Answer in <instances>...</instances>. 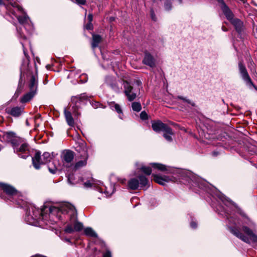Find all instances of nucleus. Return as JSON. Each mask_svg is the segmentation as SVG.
Segmentation results:
<instances>
[{
    "label": "nucleus",
    "instance_id": "nucleus-1",
    "mask_svg": "<svg viewBox=\"0 0 257 257\" xmlns=\"http://www.w3.org/2000/svg\"><path fill=\"white\" fill-rule=\"evenodd\" d=\"M33 214L26 218L29 225L44 223L47 224L63 223L66 225H82L77 220V213L75 207L69 203H64L59 205H53L49 203H45L41 209L32 206Z\"/></svg>",
    "mask_w": 257,
    "mask_h": 257
},
{
    "label": "nucleus",
    "instance_id": "nucleus-2",
    "mask_svg": "<svg viewBox=\"0 0 257 257\" xmlns=\"http://www.w3.org/2000/svg\"><path fill=\"white\" fill-rule=\"evenodd\" d=\"M229 229L233 234L244 242L247 243L250 242V241L257 242V236L247 226H244L242 227L243 234L240 232L237 226H231Z\"/></svg>",
    "mask_w": 257,
    "mask_h": 257
},
{
    "label": "nucleus",
    "instance_id": "nucleus-3",
    "mask_svg": "<svg viewBox=\"0 0 257 257\" xmlns=\"http://www.w3.org/2000/svg\"><path fill=\"white\" fill-rule=\"evenodd\" d=\"M77 151L81 153L80 160L78 161L74 166V169H79L84 167L87 164V161L88 159V149L85 143L83 142L79 145Z\"/></svg>",
    "mask_w": 257,
    "mask_h": 257
},
{
    "label": "nucleus",
    "instance_id": "nucleus-4",
    "mask_svg": "<svg viewBox=\"0 0 257 257\" xmlns=\"http://www.w3.org/2000/svg\"><path fill=\"white\" fill-rule=\"evenodd\" d=\"M42 157L43 158L42 159L40 152H37L35 156L32 158L33 164L35 169H39L42 164L51 162L50 160L52 159V157L49 153L45 152Z\"/></svg>",
    "mask_w": 257,
    "mask_h": 257
},
{
    "label": "nucleus",
    "instance_id": "nucleus-5",
    "mask_svg": "<svg viewBox=\"0 0 257 257\" xmlns=\"http://www.w3.org/2000/svg\"><path fill=\"white\" fill-rule=\"evenodd\" d=\"M148 184V180L146 177L143 175L140 176L138 178H134L131 179L128 182V186L130 189L137 190L139 187H146Z\"/></svg>",
    "mask_w": 257,
    "mask_h": 257
},
{
    "label": "nucleus",
    "instance_id": "nucleus-6",
    "mask_svg": "<svg viewBox=\"0 0 257 257\" xmlns=\"http://www.w3.org/2000/svg\"><path fill=\"white\" fill-rule=\"evenodd\" d=\"M13 147L14 152L18 153L20 157L26 159L29 156V149L27 144L24 143L19 147L17 142H13Z\"/></svg>",
    "mask_w": 257,
    "mask_h": 257
},
{
    "label": "nucleus",
    "instance_id": "nucleus-7",
    "mask_svg": "<svg viewBox=\"0 0 257 257\" xmlns=\"http://www.w3.org/2000/svg\"><path fill=\"white\" fill-rule=\"evenodd\" d=\"M74 157V153L72 151L69 150H64L61 156L63 165L67 167L71 166Z\"/></svg>",
    "mask_w": 257,
    "mask_h": 257
},
{
    "label": "nucleus",
    "instance_id": "nucleus-8",
    "mask_svg": "<svg viewBox=\"0 0 257 257\" xmlns=\"http://www.w3.org/2000/svg\"><path fill=\"white\" fill-rule=\"evenodd\" d=\"M123 86L124 89V92L125 95L127 96L128 100L130 101H133L136 98L137 95L135 89L127 81H124L123 82Z\"/></svg>",
    "mask_w": 257,
    "mask_h": 257
},
{
    "label": "nucleus",
    "instance_id": "nucleus-9",
    "mask_svg": "<svg viewBox=\"0 0 257 257\" xmlns=\"http://www.w3.org/2000/svg\"><path fill=\"white\" fill-rule=\"evenodd\" d=\"M239 70L240 73L241 75L242 79L247 83L250 84L254 86V87L256 88V87L253 85L250 78L249 77L248 74L247 72L246 69L244 65L241 62H239L238 64Z\"/></svg>",
    "mask_w": 257,
    "mask_h": 257
},
{
    "label": "nucleus",
    "instance_id": "nucleus-10",
    "mask_svg": "<svg viewBox=\"0 0 257 257\" xmlns=\"http://www.w3.org/2000/svg\"><path fill=\"white\" fill-rule=\"evenodd\" d=\"M0 188L5 193L10 196H13L18 193L17 189L13 186L8 184L0 183Z\"/></svg>",
    "mask_w": 257,
    "mask_h": 257
},
{
    "label": "nucleus",
    "instance_id": "nucleus-11",
    "mask_svg": "<svg viewBox=\"0 0 257 257\" xmlns=\"http://www.w3.org/2000/svg\"><path fill=\"white\" fill-rule=\"evenodd\" d=\"M143 63L151 68L156 66V60L153 56L149 52H145Z\"/></svg>",
    "mask_w": 257,
    "mask_h": 257
},
{
    "label": "nucleus",
    "instance_id": "nucleus-12",
    "mask_svg": "<svg viewBox=\"0 0 257 257\" xmlns=\"http://www.w3.org/2000/svg\"><path fill=\"white\" fill-rule=\"evenodd\" d=\"M152 126L154 131L159 132L161 131L163 132L165 128L167 129L168 125L163 123L162 121L158 120L156 121H153L152 123Z\"/></svg>",
    "mask_w": 257,
    "mask_h": 257
},
{
    "label": "nucleus",
    "instance_id": "nucleus-13",
    "mask_svg": "<svg viewBox=\"0 0 257 257\" xmlns=\"http://www.w3.org/2000/svg\"><path fill=\"white\" fill-rule=\"evenodd\" d=\"M59 166V161L57 160H53L52 161L49 162L48 165L49 172L52 174H55L58 170Z\"/></svg>",
    "mask_w": 257,
    "mask_h": 257
},
{
    "label": "nucleus",
    "instance_id": "nucleus-14",
    "mask_svg": "<svg viewBox=\"0 0 257 257\" xmlns=\"http://www.w3.org/2000/svg\"><path fill=\"white\" fill-rule=\"evenodd\" d=\"M38 87V78L36 76L32 75L30 80L29 87L30 91L37 92Z\"/></svg>",
    "mask_w": 257,
    "mask_h": 257
},
{
    "label": "nucleus",
    "instance_id": "nucleus-15",
    "mask_svg": "<svg viewBox=\"0 0 257 257\" xmlns=\"http://www.w3.org/2000/svg\"><path fill=\"white\" fill-rule=\"evenodd\" d=\"M221 9L225 17L229 21H230L233 19V15L232 13L224 3H222Z\"/></svg>",
    "mask_w": 257,
    "mask_h": 257
},
{
    "label": "nucleus",
    "instance_id": "nucleus-16",
    "mask_svg": "<svg viewBox=\"0 0 257 257\" xmlns=\"http://www.w3.org/2000/svg\"><path fill=\"white\" fill-rule=\"evenodd\" d=\"M64 113L65 119H66V121L67 124L70 126H74V119L72 117L71 113L70 111L67 110L66 109H64Z\"/></svg>",
    "mask_w": 257,
    "mask_h": 257
},
{
    "label": "nucleus",
    "instance_id": "nucleus-17",
    "mask_svg": "<svg viewBox=\"0 0 257 257\" xmlns=\"http://www.w3.org/2000/svg\"><path fill=\"white\" fill-rule=\"evenodd\" d=\"M230 22L234 26L237 32L240 33L241 32L243 24L241 21L238 19H233L230 21Z\"/></svg>",
    "mask_w": 257,
    "mask_h": 257
},
{
    "label": "nucleus",
    "instance_id": "nucleus-18",
    "mask_svg": "<svg viewBox=\"0 0 257 257\" xmlns=\"http://www.w3.org/2000/svg\"><path fill=\"white\" fill-rule=\"evenodd\" d=\"M4 138L9 142H10L13 145V142H17V140L16 139V134L11 132H6L4 134Z\"/></svg>",
    "mask_w": 257,
    "mask_h": 257
},
{
    "label": "nucleus",
    "instance_id": "nucleus-19",
    "mask_svg": "<svg viewBox=\"0 0 257 257\" xmlns=\"http://www.w3.org/2000/svg\"><path fill=\"white\" fill-rule=\"evenodd\" d=\"M163 132L164 133L163 137L168 142H172V136L173 135L172 129L168 126L167 129L165 128Z\"/></svg>",
    "mask_w": 257,
    "mask_h": 257
},
{
    "label": "nucleus",
    "instance_id": "nucleus-20",
    "mask_svg": "<svg viewBox=\"0 0 257 257\" xmlns=\"http://www.w3.org/2000/svg\"><path fill=\"white\" fill-rule=\"evenodd\" d=\"M102 183L100 181H96L91 178L90 180L84 182V185L86 188H89L92 186L96 187L97 185H101Z\"/></svg>",
    "mask_w": 257,
    "mask_h": 257
},
{
    "label": "nucleus",
    "instance_id": "nucleus-21",
    "mask_svg": "<svg viewBox=\"0 0 257 257\" xmlns=\"http://www.w3.org/2000/svg\"><path fill=\"white\" fill-rule=\"evenodd\" d=\"M35 91H30L28 93L24 95L21 99V102L25 103L29 101L36 94Z\"/></svg>",
    "mask_w": 257,
    "mask_h": 257
},
{
    "label": "nucleus",
    "instance_id": "nucleus-22",
    "mask_svg": "<svg viewBox=\"0 0 257 257\" xmlns=\"http://www.w3.org/2000/svg\"><path fill=\"white\" fill-rule=\"evenodd\" d=\"M108 104L112 110H115L118 114L122 113V109L118 104L114 101H110L108 102Z\"/></svg>",
    "mask_w": 257,
    "mask_h": 257
},
{
    "label": "nucleus",
    "instance_id": "nucleus-23",
    "mask_svg": "<svg viewBox=\"0 0 257 257\" xmlns=\"http://www.w3.org/2000/svg\"><path fill=\"white\" fill-rule=\"evenodd\" d=\"M92 47L94 49L98 47L99 43L101 41V37L98 35H93Z\"/></svg>",
    "mask_w": 257,
    "mask_h": 257
},
{
    "label": "nucleus",
    "instance_id": "nucleus-24",
    "mask_svg": "<svg viewBox=\"0 0 257 257\" xmlns=\"http://www.w3.org/2000/svg\"><path fill=\"white\" fill-rule=\"evenodd\" d=\"M23 108L20 107H15L10 110V114L14 116H19L23 111Z\"/></svg>",
    "mask_w": 257,
    "mask_h": 257
},
{
    "label": "nucleus",
    "instance_id": "nucleus-25",
    "mask_svg": "<svg viewBox=\"0 0 257 257\" xmlns=\"http://www.w3.org/2000/svg\"><path fill=\"white\" fill-rule=\"evenodd\" d=\"M17 17L19 23L23 25L28 24L30 21L29 17L25 14L23 16H17Z\"/></svg>",
    "mask_w": 257,
    "mask_h": 257
},
{
    "label": "nucleus",
    "instance_id": "nucleus-26",
    "mask_svg": "<svg viewBox=\"0 0 257 257\" xmlns=\"http://www.w3.org/2000/svg\"><path fill=\"white\" fill-rule=\"evenodd\" d=\"M152 167L154 169H156L161 171H167L168 169L167 167L162 164L159 163H152L151 164Z\"/></svg>",
    "mask_w": 257,
    "mask_h": 257
},
{
    "label": "nucleus",
    "instance_id": "nucleus-27",
    "mask_svg": "<svg viewBox=\"0 0 257 257\" xmlns=\"http://www.w3.org/2000/svg\"><path fill=\"white\" fill-rule=\"evenodd\" d=\"M68 181L69 184L73 185L79 182H84V180L83 179H80V180H75V176L72 174L68 176Z\"/></svg>",
    "mask_w": 257,
    "mask_h": 257
},
{
    "label": "nucleus",
    "instance_id": "nucleus-28",
    "mask_svg": "<svg viewBox=\"0 0 257 257\" xmlns=\"http://www.w3.org/2000/svg\"><path fill=\"white\" fill-rule=\"evenodd\" d=\"M153 176L154 177V181L156 183L162 185H165L166 184L162 176H160L156 174H153Z\"/></svg>",
    "mask_w": 257,
    "mask_h": 257
},
{
    "label": "nucleus",
    "instance_id": "nucleus-29",
    "mask_svg": "<svg viewBox=\"0 0 257 257\" xmlns=\"http://www.w3.org/2000/svg\"><path fill=\"white\" fill-rule=\"evenodd\" d=\"M85 234L91 237H97V234L91 227H87L84 230Z\"/></svg>",
    "mask_w": 257,
    "mask_h": 257
},
{
    "label": "nucleus",
    "instance_id": "nucleus-30",
    "mask_svg": "<svg viewBox=\"0 0 257 257\" xmlns=\"http://www.w3.org/2000/svg\"><path fill=\"white\" fill-rule=\"evenodd\" d=\"M132 107L134 111L139 112L142 109L141 103L138 102H134L132 104Z\"/></svg>",
    "mask_w": 257,
    "mask_h": 257
},
{
    "label": "nucleus",
    "instance_id": "nucleus-31",
    "mask_svg": "<svg viewBox=\"0 0 257 257\" xmlns=\"http://www.w3.org/2000/svg\"><path fill=\"white\" fill-rule=\"evenodd\" d=\"M140 169L146 175H149L151 174L152 169L150 167L143 166Z\"/></svg>",
    "mask_w": 257,
    "mask_h": 257
},
{
    "label": "nucleus",
    "instance_id": "nucleus-32",
    "mask_svg": "<svg viewBox=\"0 0 257 257\" xmlns=\"http://www.w3.org/2000/svg\"><path fill=\"white\" fill-rule=\"evenodd\" d=\"M162 177L165 183H168L169 182H175L176 181L175 178L172 176H168L165 175L163 176Z\"/></svg>",
    "mask_w": 257,
    "mask_h": 257
},
{
    "label": "nucleus",
    "instance_id": "nucleus-33",
    "mask_svg": "<svg viewBox=\"0 0 257 257\" xmlns=\"http://www.w3.org/2000/svg\"><path fill=\"white\" fill-rule=\"evenodd\" d=\"M86 98H86V96L85 95V94H82L80 96H76V97H73L72 98V101H75V103H76V102L78 100L81 101L82 100L86 99Z\"/></svg>",
    "mask_w": 257,
    "mask_h": 257
},
{
    "label": "nucleus",
    "instance_id": "nucleus-34",
    "mask_svg": "<svg viewBox=\"0 0 257 257\" xmlns=\"http://www.w3.org/2000/svg\"><path fill=\"white\" fill-rule=\"evenodd\" d=\"M221 200L222 201V202H223V203L227 206L228 205H235L234 204H233L231 201H230L228 198H226L225 197H222V198H221Z\"/></svg>",
    "mask_w": 257,
    "mask_h": 257
},
{
    "label": "nucleus",
    "instance_id": "nucleus-35",
    "mask_svg": "<svg viewBox=\"0 0 257 257\" xmlns=\"http://www.w3.org/2000/svg\"><path fill=\"white\" fill-rule=\"evenodd\" d=\"M178 98L180 99L183 100L184 102H186L187 103L191 104L192 106L194 105V103L193 102H192L191 100L187 99L186 97H183L182 96H178Z\"/></svg>",
    "mask_w": 257,
    "mask_h": 257
},
{
    "label": "nucleus",
    "instance_id": "nucleus-36",
    "mask_svg": "<svg viewBox=\"0 0 257 257\" xmlns=\"http://www.w3.org/2000/svg\"><path fill=\"white\" fill-rule=\"evenodd\" d=\"M140 117L143 120H146L148 118V114L145 111H142L140 114Z\"/></svg>",
    "mask_w": 257,
    "mask_h": 257
},
{
    "label": "nucleus",
    "instance_id": "nucleus-37",
    "mask_svg": "<svg viewBox=\"0 0 257 257\" xmlns=\"http://www.w3.org/2000/svg\"><path fill=\"white\" fill-rule=\"evenodd\" d=\"M172 6L171 4L169 2H166L165 4V9L166 11H169L171 9Z\"/></svg>",
    "mask_w": 257,
    "mask_h": 257
},
{
    "label": "nucleus",
    "instance_id": "nucleus-38",
    "mask_svg": "<svg viewBox=\"0 0 257 257\" xmlns=\"http://www.w3.org/2000/svg\"><path fill=\"white\" fill-rule=\"evenodd\" d=\"M73 112L75 114V115L77 117L79 116L80 114L77 111L78 108L77 107V106H76L75 107H73Z\"/></svg>",
    "mask_w": 257,
    "mask_h": 257
},
{
    "label": "nucleus",
    "instance_id": "nucleus-39",
    "mask_svg": "<svg viewBox=\"0 0 257 257\" xmlns=\"http://www.w3.org/2000/svg\"><path fill=\"white\" fill-rule=\"evenodd\" d=\"M85 28L87 30H91L93 28L92 23L88 22V23L85 26Z\"/></svg>",
    "mask_w": 257,
    "mask_h": 257
},
{
    "label": "nucleus",
    "instance_id": "nucleus-40",
    "mask_svg": "<svg viewBox=\"0 0 257 257\" xmlns=\"http://www.w3.org/2000/svg\"><path fill=\"white\" fill-rule=\"evenodd\" d=\"M76 3L78 5H84L86 3V0H75Z\"/></svg>",
    "mask_w": 257,
    "mask_h": 257
},
{
    "label": "nucleus",
    "instance_id": "nucleus-41",
    "mask_svg": "<svg viewBox=\"0 0 257 257\" xmlns=\"http://www.w3.org/2000/svg\"><path fill=\"white\" fill-rule=\"evenodd\" d=\"M92 105L94 108H96L100 107V104L98 102H94L92 103Z\"/></svg>",
    "mask_w": 257,
    "mask_h": 257
},
{
    "label": "nucleus",
    "instance_id": "nucleus-42",
    "mask_svg": "<svg viewBox=\"0 0 257 257\" xmlns=\"http://www.w3.org/2000/svg\"><path fill=\"white\" fill-rule=\"evenodd\" d=\"M151 17L153 21H156V18L155 16V13L153 11H151Z\"/></svg>",
    "mask_w": 257,
    "mask_h": 257
},
{
    "label": "nucleus",
    "instance_id": "nucleus-43",
    "mask_svg": "<svg viewBox=\"0 0 257 257\" xmlns=\"http://www.w3.org/2000/svg\"><path fill=\"white\" fill-rule=\"evenodd\" d=\"M12 5L13 6V7L14 8H16L18 11H20V12H22L23 11V9L19 6H18L17 5H13L12 4Z\"/></svg>",
    "mask_w": 257,
    "mask_h": 257
},
{
    "label": "nucleus",
    "instance_id": "nucleus-44",
    "mask_svg": "<svg viewBox=\"0 0 257 257\" xmlns=\"http://www.w3.org/2000/svg\"><path fill=\"white\" fill-rule=\"evenodd\" d=\"M72 226H68L66 228H65V231L68 233L71 232L73 231V230L71 229Z\"/></svg>",
    "mask_w": 257,
    "mask_h": 257
},
{
    "label": "nucleus",
    "instance_id": "nucleus-45",
    "mask_svg": "<svg viewBox=\"0 0 257 257\" xmlns=\"http://www.w3.org/2000/svg\"><path fill=\"white\" fill-rule=\"evenodd\" d=\"M103 257H111L110 252L109 251H106L103 254Z\"/></svg>",
    "mask_w": 257,
    "mask_h": 257
},
{
    "label": "nucleus",
    "instance_id": "nucleus-46",
    "mask_svg": "<svg viewBox=\"0 0 257 257\" xmlns=\"http://www.w3.org/2000/svg\"><path fill=\"white\" fill-rule=\"evenodd\" d=\"M88 20L89 22H92L93 20V15L91 14L88 15Z\"/></svg>",
    "mask_w": 257,
    "mask_h": 257
},
{
    "label": "nucleus",
    "instance_id": "nucleus-47",
    "mask_svg": "<svg viewBox=\"0 0 257 257\" xmlns=\"http://www.w3.org/2000/svg\"><path fill=\"white\" fill-rule=\"evenodd\" d=\"M74 227H74L75 230L80 231L81 230L82 226L78 225V226H74Z\"/></svg>",
    "mask_w": 257,
    "mask_h": 257
},
{
    "label": "nucleus",
    "instance_id": "nucleus-48",
    "mask_svg": "<svg viewBox=\"0 0 257 257\" xmlns=\"http://www.w3.org/2000/svg\"><path fill=\"white\" fill-rule=\"evenodd\" d=\"M222 31H224V32H226V31H227V28H225V27H224V26H222Z\"/></svg>",
    "mask_w": 257,
    "mask_h": 257
},
{
    "label": "nucleus",
    "instance_id": "nucleus-49",
    "mask_svg": "<svg viewBox=\"0 0 257 257\" xmlns=\"http://www.w3.org/2000/svg\"><path fill=\"white\" fill-rule=\"evenodd\" d=\"M4 5V3L3 2L2 0H0V5Z\"/></svg>",
    "mask_w": 257,
    "mask_h": 257
},
{
    "label": "nucleus",
    "instance_id": "nucleus-50",
    "mask_svg": "<svg viewBox=\"0 0 257 257\" xmlns=\"http://www.w3.org/2000/svg\"><path fill=\"white\" fill-rule=\"evenodd\" d=\"M191 225H196V222H192Z\"/></svg>",
    "mask_w": 257,
    "mask_h": 257
},
{
    "label": "nucleus",
    "instance_id": "nucleus-51",
    "mask_svg": "<svg viewBox=\"0 0 257 257\" xmlns=\"http://www.w3.org/2000/svg\"><path fill=\"white\" fill-rule=\"evenodd\" d=\"M247 220L248 221V222H246L247 223H251V222L250 221L249 219L247 218Z\"/></svg>",
    "mask_w": 257,
    "mask_h": 257
},
{
    "label": "nucleus",
    "instance_id": "nucleus-52",
    "mask_svg": "<svg viewBox=\"0 0 257 257\" xmlns=\"http://www.w3.org/2000/svg\"><path fill=\"white\" fill-rule=\"evenodd\" d=\"M2 148H3V147L0 145V151H1Z\"/></svg>",
    "mask_w": 257,
    "mask_h": 257
},
{
    "label": "nucleus",
    "instance_id": "nucleus-53",
    "mask_svg": "<svg viewBox=\"0 0 257 257\" xmlns=\"http://www.w3.org/2000/svg\"><path fill=\"white\" fill-rule=\"evenodd\" d=\"M240 1H241L243 3H244L245 2V0H240Z\"/></svg>",
    "mask_w": 257,
    "mask_h": 257
},
{
    "label": "nucleus",
    "instance_id": "nucleus-54",
    "mask_svg": "<svg viewBox=\"0 0 257 257\" xmlns=\"http://www.w3.org/2000/svg\"><path fill=\"white\" fill-rule=\"evenodd\" d=\"M49 67L50 66L49 65L46 66V67L47 68V69H49Z\"/></svg>",
    "mask_w": 257,
    "mask_h": 257
},
{
    "label": "nucleus",
    "instance_id": "nucleus-55",
    "mask_svg": "<svg viewBox=\"0 0 257 257\" xmlns=\"http://www.w3.org/2000/svg\"><path fill=\"white\" fill-rule=\"evenodd\" d=\"M178 1H179V2L180 3H181V0H178Z\"/></svg>",
    "mask_w": 257,
    "mask_h": 257
},
{
    "label": "nucleus",
    "instance_id": "nucleus-56",
    "mask_svg": "<svg viewBox=\"0 0 257 257\" xmlns=\"http://www.w3.org/2000/svg\"><path fill=\"white\" fill-rule=\"evenodd\" d=\"M24 53L25 55H26V52L24 50Z\"/></svg>",
    "mask_w": 257,
    "mask_h": 257
},
{
    "label": "nucleus",
    "instance_id": "nucleus-57",
    "mask_svg": "<svg viewBox=\"0 0 257 257\" xmlns=\"http://www.w3.org/2000/svg\"><path fill=\"white\" fill-rule=\"evenodd\" d=\"M7 1H9V0H7Z\"/></svg>",
    "mask_w": 257,
    "mask_h": 257
}]
</instances>
